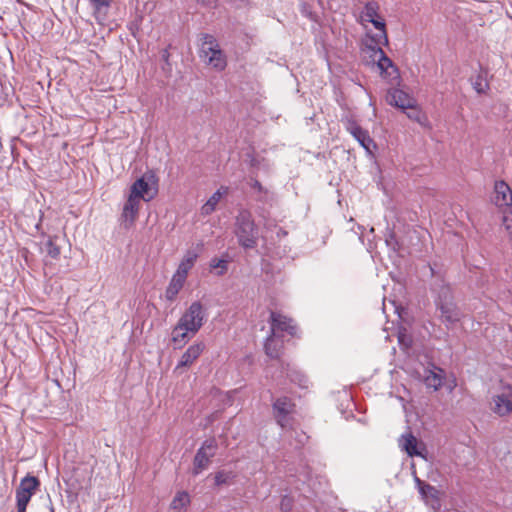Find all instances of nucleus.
Wrapping results in <instances>:
<instances>
[{"mask_svg": "<svg viewBox=\"0 0 512 512\" xmlns=\"http://www.w3.org/2000/svg\"><path fill=\"white\" fill-rule=\"evenodd\" d=\"M294 403L287 396L277 398L273 404V415L279 426L286 428L290 423V415L294 410Z\"/></svg>", "mask_w": 512, "mask_h": 512, "instance_id": "7", "label": "nucleus"}, {"mask_svg": "<svg viewBox=\"0 0 512 512\" xmlns=\"http://www.w3.org/2000/svg\"><path fill=\"white\" fill-rule=\"evenodd\" d=\"M369 22L372 23L375 29L379 31V33L374 36V41H376L378 44H388L385 21L378 16Z\"/></svg>", "mask_w": 512, "mask_h": 512, "instance_id": "26", "label": "nucleus"}, {"mask_svg": "<svg viewBox=\"0 0 512 512\" xmlns=\"http://www.w3.org/2000/svg\"><path fill=\"white\" fill-rule=\"evenodd\" d=\"M200 447L212 459L218 450V442L215 437H210L203 441Z\"/></svg>", "mask_w": 512, "mask_h": 512, "instance_id": "29", "label": "nucleus"}, {"mask_svg": "<svg viewBox=\"0 0 512 512\" xmlns=\"http://www.w3.org/2000/svg\"><path fill=\"white\" fill-rule=\"evenodd\" d=\"M185 281H186V278L174 273V275L172 276V279L165 291V297L168 301H174L176 299V297H177L179 291L182 289Z\"/></svg>", "mask_w": 512, "mask_h": 512, "instance_id": "20", "label": "nucleus"}, {"mask_svg": "<svg viewBox=\"0 0 512 512\" xmlns=\"http://www.w3.org/2000/svg\"><path fill=\"white\" fill-rule=\"evenodd\" d=\"M503 221H504V224L506 226V229L509 230L510 233L512 234V225H511V223H508V217L505 216Z\"/></svg>", "mask_w": 512, "mask_h": 512, "instance_id": "40", "label": "nucleus"}, {"mask_svg": "<svg viewBox=\"0 0 512 512\" xmlns=\"http://www.w3.org/2000/svg\"><path fill=\"white\" fill-rule=\"evenodd\" d=\"M233 477H234V475L232 472H227L224 470L218 471L214 475L215 485L216 486L227 485L230 483V481L232 480Z\"/></svg>", "mask_w": 512, "mask_h": 512, "instance_id": "32", "label": "nucleus"}, {"mask_svg": "<svg viewBox=\"0 0 512 512\" xmlns=\"http://www.w3.org/2000/svg\"><path fill=\"white\" fill-rule=\"evenodd\" d=\"M281 511L290 512L292 509V499L289 496H284L280 503Z\"/></svg>", "mask_w": 512, "mask_h": 512, "instance_id": "37", "label": "nucleus"}, {"mask_svg": "<svg viewBox=\"0 0 512 512\" xmlns=\"http://www.w3.org/2000/svg\"><path fill=\"white\" fill-rule=\"evenodd\" d=\"M405 113L407 117L416 122H421L422 114L421 111L417 108V104L412 105L411 108H406Z\"/></svg>", "mask_w": 512, "mask_h": 512, "instance_id": "35", "label": "nucleus"}, {"mask_svg": "<svg viewBox=\"0 0 512 512\" xmlns=\"http://www.w3.org/2000/svg\"><path fill=\"white\" fill-rule=\"evenodd\" d=\"M432 290L436 293L435 305L440 312V319L447 328H450L459 322L462 316L460 309L454 302L451 287L440 280L435 282Z\"/></svg>", "mask_w": 512, "mask_h": 512, "instance_id": "1", "label": "nucleus"}, {"mask_svg": "<svg viewBox=\"0 0 512 512\" xmlns=\"http://www.w3.org/2000/svg\"><path fill=\"white\" fill-rule=\"evenodd\" d=\"M200 57L218 71L224 70L227 65L225 54L216 38L210 34H201Z\"/></svg>", "mask_w": 512, "mask_h": 512, "instance_id": "3", "label": "nucleus"}, {"mask_svg": "<svg viewBox=\"0 0 512 512\" xmlns=\"http://www.w3.org/2000/svg\"><path fill=\"white\" fill-rule=\"evenodd\" d=\"M205 344L203 342H197L190 345L187 350L181 356L175 370L190 367L203 353Z\"/></svg>", "mask_w": 512, "mask_h": 512, "instance_id": "13", "label": "nucleus"}, {"mask_svg": "<svg viewBox=\"0 0 512 512\" xmlns=\"http://www.w3.org/2000/svg\"><path fill=\"white\" fill-rule=\"evenodd\" d=\"M471 85L478 94H486L490 89L487 81V71L480 70L479 73L471 78Z\"/></svg>", "mask_w": 512, "mask_h": 512, "instance_id": "24", "label": "nucleus"}, {"mask_svg": "<svg viewBox=\"0 0 512 512\" xmlns=\"http://www.w3.org/2000/svg\"><path fill=\"white\" fill-rule=\"evenodd\" d=\"M281 370L286 373L287 378L302 389H307L309 386L308 377L300 370L292 367L289 363L281 362Z\"/></svg>", "mask_w": 512, "mask_h": 512, "instance_id": "15", "label": "nucleus"}, {"mask_svg": "<svg viewBox=\"0 0 512 512\" xmlns=\"http://www.w3.org/2000/svg\"><path fill=\"white\" fill-rule=\"evenodd\" d=\"M426 384L428 387H433L435 390H437L442 385V377L434 372H431V374L426 377Z\"/></svg>", "mask_w": 512, "mask_h": 512, "instance_id": "34", "label": "nucleus"}, {"mask_svg": "<svg viewBox=\"0 0 512 512\" xmlns=\"http://www.w3.org/2000/svg\"><path fill=\"white\" fill-rule=\"evenodd\" d=\"M140 207V200L136 197L129 195L127 201L123 206L120 221L121 225L125 229H129L133 226Z\"/></svg>", "mask_w": 512, "mask_h": 512, "instance_id": "11", "label": "nucleus"}, {"mask_svg": "<svg viewBox=\"0 0 512 512\" xmlns=\"http://www.w3.org/2000/svg\"><path fill=\"white\" fill-rule=\"evenodd\" d=\"M197 258L198 253L195 250H188L180 262L175 274L187 278V275L194 266Z\"/></svg>", "mask_w": 512, "mask_h": 512, "instance_id": "18", "label": "nucleus"}, {"mask_svg": "<svg viewBox=\"0 0 512 512\" xmlns=\"http://www.w3.org/2000/svg\"><path fill=\"white\" fill-rule=\"evenodd\" d=\"M359 144L368 152H371V148H375L376 145L373 139L370 137L367 130L361 128L356 134L352 135Z\"/></svg>", "mask_w": 512, "mask_h": 512, "instance_id": "27", "label": "nucleus"}, {"mask_svg": "<svg viewBox=\"0 0 512 512\" xmlns=\"http://www.w3.org/2000/svg\"><path fill=\"white\" fill-rule=\"evenodd\" d=\"M283 348V341L279 336L270 335L267 337L264 343V350L268 357L271 359H279Z\"/></svg>", "mask_w": 512, "mask_h": 512, "instance_id": "17", "label": "nucleus"}, {"mask_svg": "<svg viewBox=\"0 0 512 512\" xmlns=\"http://www.w3.org/2000/svg\"><path fill=\"white\" fill-rule=\"evenodd\" d=\"M112 0H91L93 7V14L98 23H103L106 20L107 12Z\"/></svg>", "mask_w": 512, "mask_h": 512, "instance_id": "23", "label": "nucleus"}, {"mask_svg": "<svg viewBox=\"0 0 512 512\" xmlns=\"http://www.w3.org/2000/svg\"><path fill=\"white\" fill-rule=\"evenodd\" d=\"M157 182L155 173L148 171L132 184L130 195L139 200L150 201L157 194V188H152L153 185H157Z\"/></svg>", "mask_w": 512, "mask_h": 512, "instance_id": "5", "label": "nucleus"}, {"mask_svg": "<svg viewBox=\"0 0 512 512\" xmlns=\"http://www.w3.org/2000/svg\"><path fill=\"white\" fill-rule=\"evenodd\" d=\"M283 332H286L291 336H295L296 326L292 324V319L278 312L271 311L270 333L280 337Z\"/></svg>", "mask_w": 512, "mask_h": 512, "instance_id": "8", "label": "nucleus"}, {"mask_svg": "<svg viewBox=\"0 0 512 512\" xmlns=\"http://www.w3.org/2000/svg\"><path fill=\"white\" fill-rule=\"evenodd\" d=\"M399 446L408 456H419L426 459L427 449L423 443H418L417 438L412 433L404 434L399 439Z\"/></svg>", "mask_w": 512, "mask_h": 512, "instance_id": "9", "label": "nucleus"}, {"mask_svg": "<svg viewBox=\"0 0 512 512\" xmlns=\"http://www.w3.org/2000/svg\"><path fill=\"white\" fill-rule=\"evenodd\" d=\"M415 483L424 502L433 509H438L440 507V491L418 477L415 478Z\"/></svg>", "mask_w": 512, "mask_h": 512, "instance_id": "10", "label": "nucleus"}, {"mask_svg": "<svg viewBox=\"0 0 512 512\" xmlns=\"http://www.w3.org/2000/svg\"><path fill=\"white\" fill-rule=\"evenodd\" d=\"M250 185H251V187H252L253 189L257 190L258 192H264V191H265V189H264V187L262 186V184H261L258 180H256V179H253V180L251 181V184H250Z\"/></svg>", "mask_w": 512, "mask_h": 512, "instance_id": "38", "label": "nucleus"}, {"mask_svg": "<svg viewBox=\"0 0 512 512\" xmlns=\"http://www.w3.org/2000/svg\"><path fill=\"white\" fill-rule=\"evenodd\" d=\"M204 317L205 311L202 304L199 301H195L180 317L178 322L184 326L186 331L191 332V336H194L203 326Z\"/></svg>", "mask_w": 512, "mask_h": 512, "instance_id": "6", "label": "nucleus"}, {"mask_svg": "<svg viewBox=\"0 0 512 512\" xmlns=\"http://www.w3.org/2000/svg\"><path fill=\"white\" fill-rule=\"evenodd\" d=\"M50 512H54V508L53 507H51Z\"/></svg>", "mask_w": 512, "mask_h": 512, "instance_id": "41", "label": "nucleus"}, {"mask_svg": "<svg viewBox=\"0 0 512 512\" xmlns=\"http://www.w3.org/2000/svg\"><path fill=\"white\" fill-rule=\"evenodd\" d=\"M40 481L37 477L32 476L30 474L26 475L21 479L19 486L16 488L19 491L33 496L36 491L39 489Z\"/></svg>", "mask_w": 512, "mask_h": 512, "instance_id": "21", "label": "nucleus"}, {"mask_svg": "<svg viewBox=\"0 0 512 512\" xmlns=\"http://www.w3.org/2000/svg\"><path fill=\"white\" fill-rule=\"evenodd\" d=\"M490 410L504 417L512 414V385L502 383L490 401Z\"/></svg>", "mask_w": 512, "mask_h": 512, "instance_id": "4", "label": "nucleus"}, {"mask_svg": "<svg viewBox=\"0 0 512 512\" xmlns=\"http://www.w3.org/2000/svg\"><path fill=\"white\" fill-rule=\"evenodd\" d=\"M15 493H16L17 512H25L27 505L32 496L25 494V493L19 491L18 489H16Z\"/></svg>", "mask_w": 512, "mask_h": 512, "instance_id": "31", "label": "nucleus"}, {"mask_svg": "<svg viewBox=\"0 0 512 512\" xmlns=\"http://www.w3.org/2000/svg\"><path fill=\"white\" fill-rule=\"evenodd\" d=\"M233 233L238 244L248 250L258 245L259 228L252 213L247 209H240L235 217Z\"/></svg>", "mask_w": 512, "mask_h": 512, "instance_id": "2", "label": "nucleus"}, {"mask_svg": "<svg viewBox=\"0 0 512 512\" xmlns=\"http://www.w3.org/2000/svg\"><path fill=\"white\" fill-rule=\"evenodd\" d=\"M190 337H192L191 332L186 331L184 326H182L179 322L172 330V342L174 343L175 348L183 347Z\"/></svg>", "mask_w": 512, "mask_h": 512, "instance_id": "22", "label": "nucleus"}, {"mask_svg": "<svg viewBox=\"0 0 512 512\" xmlns=\"http://www.w3.org/2000/svg\"><path fill=\"white\" fill-rule=\"evenodd\" d=\"M362 127L354 119H347L346 130L351 134H356Z\"/></svg>", "mask_w": 512, "mask_h": 512, "instance_id": "36", "label": "nucleus"}, {"mask_svg": "<svg viewBox=\"0 0 512 512\" xmlns=\"http://www.w3.org/2000/svg\"><path fill=\"white\" fill-rule=\"evenodd\" d=\"M378 52L380 54V58L377 62V66L381 71V74L388 78H396L398 77V68L394 65L392 60L386 56L385 52L378 48Z\"/></svg>", "mask_w": 512, "mask_h": 512, "instance_id": "16", "label": "nucleus"}, {"mask_svg": "<svg viewBox=\"0 0 512 512\" xmlns=\"http://www.w3.org/2000/svg\"><path fill=\"white\" fill-rule=\"evenodd\" d=\"M210 268L216 270V275L222 276L228 270V260L213 258L210 261Z\"/></svg>", "mask_w": 512, "mask_h": 512, "instance_id": "30", "label": "nucleus"}, {"mask_svg": "<svg viewBox=\"0 0 512 512\" xmlns=\"http://www.w3.org/2000/svg\"><path fill=\"white\" fill-rule=\"evenodd\" d=\"M211 463V458L204 452V450L200 447L193 459V468H192V474L193 475H199L201 472H203L205 469L208 468V466Z\"/></svg>", "mask_w": 512, "mask_h": 512, "instance_id": "19", "label": "nucleus"}, {"mask_svg": "<svg viewBox=\"0 0 512 512\" xmlns=\"http://www.w3.org/2000/svg\"><path fill=\"white\" fill-rule=\"evenodd\" d=\"M386 102L405 111L415 104V99L403 90L392 88L387 91Z\"/></svg>", "mask_w": 512, "mask_h": 512, "instance_id": "12", "label": "nucleus"}, {"mask_svg": "<svg viewBox=\"0 0 512 512\" xmlns=\"http://www.w3.org/2000/svg\"><path fill=\"white\" fill-rule=\"evenodd\" d=\"M379 5L375 1H369L365 4L363 18L365 21H372L373 18L378 17Z\"/></svg>", "mask_w": 512, "mask_h": 512, "instance_id": "28", "label": "nucleus"}, {"mask_svg": "<svg viewBox=\"0 0 512 512\" xmlns=\"http://www.w3.org/2000/svg\"><path fill=\"white\" fill-rule=\"evenodd\" d=\"M169 56H170V54H169V52H168V50H167V49L162 50V52H161V58H162V60H163V61H165L166 63H168Z\"/></svg>", "mask_w": 512, "mask_h": 512, "instance_id": "39", "label": "nucleus"}, {"mask_svg": "<svg viewBox=\"0 0 512 512\" xmlns=\"http://www.w3.org/2000/svg\"><path fill=\"white\" fill-rule=\"evenodd\" d=\"M222 195L223 193L221 192V189H218L216 192H214L206 201V203L201 207V215H211L215 211L219 201L222 198Z\"/></svg>", "mask_w": 512, "mask_h": 512, "instance_id": "25", "label": "nucleus"}, {"mask_svg": "<svg viewBox=\"0 0 512 512\" xmlns=\"http://www.w3.org/2000/svg\"><path fill=\"white\" fill-rule=\"evenodd\" d=\"M45 251L53 259H57L61 253L60 247L56 245L52 237L47 239L45 243Z\"/></svg>", "mask_w": 512, "mask_h": 512, "instance_id": "33", "label": "nucleus"}, {"mask_svg": "<svg viewBox=\"0 0 512 512\" xmlns=\"http://www.w3.org/2000/svg\"><path fill=\"white\" fill-rule=\"evenodd\" d=\"M494 203L499 207H509L512 205V190L503 180L496 181L494 184Z\"/></svg>", "mask_w": 512, "mask_h": 512, "instance_id": "14", "label": "nucleus"}]
</instances>
